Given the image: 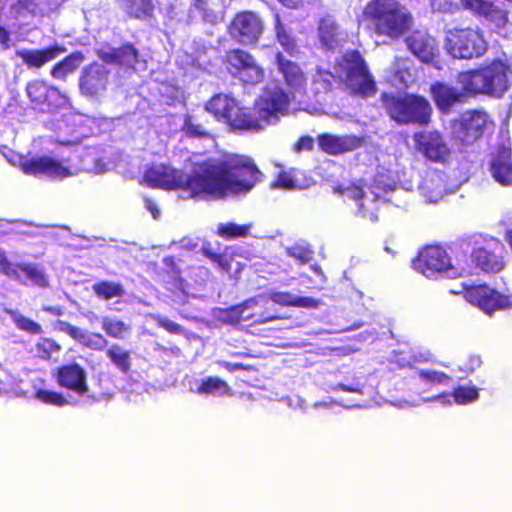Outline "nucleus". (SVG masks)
<instances>
[{
	"label": "nucleus",
	"instance_id": "4be33fe9",
	"mask_svg": "<svg viewBox=\"0 0 512 512\" xmlns=\"http://www.w3.org/2000/svg\"><path fill=\"white\" fill-rule=\"evenodd\" d=\"M462 7L474 16L484 18L498 26L508 22V12L496 0H460Z\"/></svg>",
	"mask_w": 512,
	"mask_h": 512
},
{
	"label": "nucleus",
	"instance_id": "7ed1b4c3",
	"mask_svg": "<svg viewBox=\"0 0 512 512\" xmlns=\"http://www.w3.org/2000/svg\"><path fill=\"white\" fill-rule=\"evenodd\" d=\"M362 19L373 35L392 41L404 36L414 23L410 11L398 0H369L362 10Z\"/></svg>",
	"mask_w": 512,
	"mask_h": 512
},
{
	"label": "nucleus",
	"instance_id": "8fccbe9b",
	"mask_svg": "<svg viewBox=\"0 0 512 512\" xmlns=\"http://www.w3.org/2000/svg\"><path fill=\"white\" fill-rule=\"evenodd\" d=\"M271 187L274 189L293 190L297 187V184L291 172L280 171L273 180Z\"/></svg>",
	"mask_w": 512,
	"mask_h": 512
},
{
	"label": "nucleus",
	"instance_id": "473e14b6",
	"mask_svg": "<svg viewBox=\"0 0 512 512\" xmlns=\"http://www.w3.org/2000/svg\"><path fill=\"white\" fill-rule=\"evenodd\" d=\"M85 56L81 51H74L57 62L50 71L51 76L54 79L65 80L66 77L74 73L84 62Z\"/></svg>",
	"mask_w": 512,
	"mask_h": 512
},
{
	"label": "nucleus",
	"instance_id": "0e129e2a",
	"mask_svg": "<svg viewBox=\"0 0 512 512\" xmlns=\"http://www.w3.org/2000/svg\"><path fill=\"white\" fill-rule=\"evenodd\" d=\"M223 367H225L230 372H234V371H237V370L245 369V366L242 363L224 362L223 363Z\"/></svg>",
	"mask_w": 512,
	"mask_h": 512
},
{
	"label": "nucleus",
	"instance_id": "7c9ffc66",
	"mask_svg": "<svg viewBox=\"0 0 512 512\" xmlns=\"http://www.w3.org/2000/svg\"><path fill=\"white\" fill-rule=\"evenodd\" d=\"M318 38L322 46L333 51L339 46V25L331 17H324L318 25Z\"/></svg>",
	"mask_w": 512,
	"mask_h": 512
},
{
	"label": "nucleus",
	"instance_id": "a19ab883",
	"mask_svg": "<svg viewBox=\"0 0 512 512\" xmlns=\"http://www.w3.org/2000/svg\"><path fill=\"white\" fill-rule=\"evenodd\" d=\"M250 224L221 223L217 227V235L223 239L243 238L249 234Z\"/></svg>",
	"mask_w": 512,
	"mask_h": 512
},
{
	"label": "nucleus",
	"instance_id": "6e6552de",
	"mask_svg": "<svg viewBox=\"0 0 512 512\" xmlns=\"http://www.w3.org/2000/svg\"><path fill=\"white\" fill-rule=\"evenodd\" d=\"M226 72L244 86H255L263 82L265 71L255 57L242 48L225 52L222 60Z\"/></svg>",
	"mask_w": 512,
	"mask_h": 512
},
{
	"label": "nucleus",
	"instance_id": "13d9d810",
	"mask_svg": "<svg viewBox=\"0 0 512 512\" xmlns=\"http://www.w3.org/2000/svg\"><path fill=\"white\" fill-rule=\"evenodd\" d=\"M16 5L19 10H27L30 12H34V7L36 6L34 0H19Z\"/></svg>",
	"mask_w": 512,
	"mask_h": 512
},
{
	"label": "nucleus",
	"instance_id": "052dcab7",
	"mask_svg": "<svg viewBox=\"0 0 512 512\" xmlns=\"http://www.w3.org/2000/svg\"><path fill=\"white\" fill-rule=\"evenodd\" d=\"M42 310L53 316H62L64 314V309L61 306H44Z\"/></svg>",
	"mask_w": 512,
	"mask_h": 512
},
{
	"label": "nucleus",
	"instance_id": "4468645a",
	"mask_svg": "<svg viewBox=\"0 0 512 512\" xmlns=\"http://www.w3.org/2000/svg\"><path fill=\"white\" fill-rule=\"evenodd\" d=\"M465 299L487 314L508 306L509 299L506 295L487 284L472 285L464 291Z\"/></svg>",
	"mask_w": 512,
	"mask_h": 512
},
{
	"label": "nucleus",
	"instance_id": "2f4dec72",
	"mask_svg": "<svg viewBox=\"0 0 512 512\" xmlns=\"http://www.w3.org/2000/svg\"><path fill=\"white\" fill-rule=\"evenodd\" d=\"M269 299L280 306L317 308L319 301L312 297L296 296L286 291H273L269 294Z\"/></svg>",
	"mask_w": 512,
	"mask_h": 512
},
{
	"label": "nucleus",
	"instance_id": "6e6d98bb",
	"mask_svg": "<svg viewBox=\"0 0 512 512\" xmlns=\"http://www.w3.org/2000/svg\"><path fill=\"white\" fill-rule=\"evenodd\" d=\"M297 153L303 151H312L314 149V139L309 135L301 136L293 147Z\"/></svg>",
	"mask_w": 512,
	"mask_h": 512
},
{
	"label": "nucleus",
	"instance_id": "39448f33",
	"mask_svg": "<svg viewBox=\"0 0 512 512\" xmlns=\"http://www.w3.org/2000/svg\"><path fill=\"white\" fill-rule=\"evenodd\" d=\"M382 104L389 117L399 125H427L431 121L432 107L429 101L421 95H395L382 93Z\"/></svg>",
	"mask_w": 512,
	"mask_h": 512
},
{
	"label": "nucleus",
	"instance_id": "de8ad7c7",
	"mask_svg": "<svg viewBox=\"0 0 512 512\" xmlns=\"http://www.w3.org/2000/svg\"><path fill=\"white\" fill-rule=\"evenodd\" d=\"M228 390V384L219 377H206L202 379L200 385L197 388L198 394H213L217 391Z\"/></svg>",
	"mask_w": 512,
	"mask_h": 512
},
{
	"label": "nucleus",
	"instance_id": "5701e85b",
	"mask_svg": "<svg viewBox=\"0 0 512 512\" xmlns=\"http://www.w3.org/2000/svg\"><path fill=\"white\" fill-rule=\"evenodd\" d=\"M66 48L59 44L50 45L43 49H22L16 51V56L30 69H40L50 61L63 54Z\"/></svg>",
	"mask_w": 512,
	"mask_h": 512
},
{
	"label": "nucleus",
	"instance_id": "4c0bfd02",
	"mask_svg": "<svg viewBox=\"0 0 512 512\" xmlns=\"http://www.w3.org/2000/svg\"><path fill=\"white\" fill-rule=\"evenodd\" d=\"M62 350V346L53 338L41 337L35 344L36 356L45 361L53 360Z\"/></svg>",
	"mask_w": 512,
	"mask_h": 512
},
{
	"label": "nucleus",
	"instance_id": "2eb2a0df",
	"mask_svg": "<svg viewBox=\"0 0 512 512\" xmlns=\"http://www.w3.org/2000/svg\"><path fill=\"white\" fill-rule=\"evenodd\" d=\"M52 376L59 387L78 396H84L89 391L87 372L84 367L76 362L56 367Z\"/></svg>",
	"mask_w": 512,
	"mask_h": 512
},
{
	"label": "nucleus",
	"instance_id": "4d7b16f0",
	"mask_svg": "<svg viewBox=\"0 0 512 512\" xmlns=\"http://www.w3.org/2000/svg\"><path fill=\"white\" fill-rule=\"evenodd\" d=\"M12 264L13 263H11L8 260L5 252L0 249V271L3 274H5L6 276H8V274H12L13 271H14L13 270L14 268L12 267Z\"/></svg>",
	"mask_w": 512,
	"mask_h": 512
},
{
	"label": "nucleus",
	"instance_id": "72a5a7b5",
	"mask_svg": "<svg viewBox=\"0 0 512 512\" xmlns=\"http://www.w3.org/2000/svg\"><path fill=\"white\" fill-rule=\"evenodd\" d=\"M124 10L129 18L144 21L154 17L155 5L152 0H125Z\"/></svg>",
	"mask_w": 512,
	"mask_h": 512
},
{
	"label": "nucleus",
	"instance_id": "ddd939ff",
	"mask_svg": "<svg viewBox=\"0 0 512 512\" xmlns=\"http://www.w3.org/2000/svg\"><path fill=\"white\" fill-rule=\"evenodd\" d=\"M451 267L448 253L439 245L425 246L413 260V268L426 277H432L437 273L447 271Z\"/></svg>",
	"mask_w": 512,
	"mask_h": 512
},
{
	"label": "nucleus",
	"instance_id": "bb28decb",
	"mask_svg": "<svg viewBox=\"0 0 512 512\" xmlns=\"http://www.w3.org/2000/svg\"><path fill=\"white\" fill-rule=\"evenodd\" d=\"M97 56L106 64H116L133 69L139 60V52L131 43H125L107 51L99 50Z\"/></svg>",
	"mask_w": 512,
	"mask_h": 512
},
{
	"label": "nucleus",
	"instance_id": "864d4df0",
	"mask_svg": "<svg viewBox=\"0 0 512 512\" xmlns=\"http://www.w3.org/2000/svg\"><path fill=\"white\" fill-rule=\"evenodd\" d=\"M193 7L201 12L202 18L207 22H213L216 18L213 10L210 7L209 0H193Z\"/></svg>",
	"mask_w": 512,
	"mask_h": 512
},
{
	"label": "nucleus",
	"instance_id": "58836bf2",
	"mask_svg": "<svg viewBox=\"0 0 512 512\" xmlns=\"http://www.w3.org/2000/svg\"><path fill=\"white\" fill-rule=\"evenodd\" d=\"M92 289L95 295L102 300L120 298L124 295V289L120 283L107 280L96 282Z\"/></svg>",
	"mask_w": 512,
	"mask_h": 512
},
{
	"label": "nucleus",
	"instance_id": "603ef678",
	"mask_svg": "<svg viewBox=\"0 0 512 512\" xmlns=\"http://www.w3.org/2000/svg\"><path fill=\"white\" fill-rule=\"evenodd\" d=\"M289 256L298 260L301 264H306L313 259V251L302 246H294L288 250Z\"/></svg>",
	"mask_w": 512,
	"mask_h": 512
},
{
	"label": "nucleus",
	"instance_id": "423d86ee",
	"mask_svg": "<svg viewBox=\"0 0 512 512\" xmlns=\"http://www.w3.org/2000/svg\"><path fill=\"white\" fill-rule=\"evenodd\" d=\"M444 48L454 59L472 60L487 52L488 43L478 27L457 26L445 31Z\"/></svg>",
	"mask_w": 512,
	"mask_h": 512
},
{
	"label": "nucleus",
	"instance_id": "f257e3e1",
	"mask_svg": "<svg viewBox=\"0 0 512 512\" xmlns=\"http://www.w3.org/2000/svg\"><path fill=\"white\" fill-rule=\"evenodd\" d=\"M263 177L251 158L233 155L224 161L195 162L189 174L164 164L153 165L145 170L143 182L153 189L183 190L192 199L208 200L247 194Z\"/></svg>",
	"mask_w": 512,
	"mask_h": 512
},
{
	"label": "nucleus",
	"instance_id": "6ab92c4d",
	"mask_svg": "<svg viewBox=\"0 0 512 512\" xmlns=\"http://www.w3.org/2000/svg\"><path fill=\"white\" fill-rule=\"evenodd\" d=\"M409 51L421 62L436 64L438 62L439 50L434 38L419 30L413 31L406 39Z\"/></svg>",
	"mask_w": 512,
	"mask_h": 512
},
{
	"label": "nucleus",
	"instance_id": "0eeeda50",
	"mask_svg": "<svg viewBox=\"0 0 512 512\" xmlns=\"http://www.w3.org/2000/svg\"><path fill=\"white\" fill-rule=\"evenodd\" d=\"M337 64L352 95L368 98L377 92L374 77L360 51L347 50Z\"/></svg>",
	"mask_w": 512,
	"mask_h": 512
},
{
	"label": "nucleus",
	"instance_id": "a878e982",
	"mask_svg": "<svg viewBox=\"0 0 512 512\" xmlns=\"http://www.w3.org/2000/svg\"><path fill=\"white\" fill-rule=\"evenodd\" d=\"M432 99L439 111L447 113L458 103L463 102L464 96H467L463 90L446 83L436 81L430 86Z\"/></svg>",
	"mask_w": 512,
	"mask_h": 512
},
{
	"label": "nucleus",
	"instance_id": "c85d7f7f",
	"mask_svg": "<svg viewBox=\"0 0 512 512\" xmlns=\"http://www.w3.org/2000/svg\"><path fill=\"white\" fill-rule=\"evenodd\" d=\"M12 267L14 271L12 274H8V277L21 281V275H24L27 280L40 288H47L49 286L47 275L38 266L20 263L12 264Z\"/></svg>",
	"mask_w": 512,
	"mask_h": 512
},
{
	"label": "nucleus",
	"instance_id": "1a4fd4ad",
	"mask_svg": "<svg viewBox=\"0 0 512 512\" xmlns=\"http://www.w3.org/2000/svg\"><path fill=\"white\" fill-rule=\"evenodd\" d=\"M264 31L261 18L252 11L237 12L227 25V33L232 40L241 45H255Z\"/></svg>",
	"mask_w": 512,
	"mask_h": 512
},
{
	"label": "nucleus",
	"instance_id": "bf43d9fd",
	"mask_svg": "<svg viewBox=\"0 0 512 512\" xmlns=\"http://www.w3.org/2000/svg\"><path fill=\"white\" fill-rule=\"evenodd\" d=\"M145 206L147 210L150 211L154 219H157L160 216V210L158 209L157 205L151 200L146 198L145 199Z\"/></svg>",
	"mask_w": 512,
	"mask_h": 512
},
{
	"label": "nucleus",
	"instance_id": "c756f323",
	"mask_svg": "<svg viewBox=\"0 0 512 512\" xmlns=\"http://www.w3.org/2000/svg\"><path fill=\"white\" fill-rule=\"evenodd\" d=\"M58 328L60 331L69 335L72 339L84 344L90 348H96L97 345L106 344L105 338L100 333L88 334L81 328L74 326L66 321H59Z\"/></svg>",
	"mask_w": 512,
	"mask_h": 512
},
{
	"label": "nucleus",
	"instance_id": "9b49d317",
	"mask_svg": "<svg viewBox=\"0 0 512 512\" xmlns=\"http://www.w3.org/2000/svg\"><path fill=\"white\" fill-rule=\"evenodd\" d=\"M414 145L427 161L444 164L451 157V150L444 136L437 130L420 131L413 135Z\"/></svg>",
	"mask_w": 512,
	"mask_h": 512
},
{
	"label": "nucleus",
	"instance_id": "412c9836",
	"mask_svg": "<svg viewBox=\"0 0 512 512\" xmlns=\"http://www.w3.org/2000/svg\"><path fill=\"white\" fill-rule=\"evenodd\" d=\"M505 247L496 241L493 247H479L472 251L471 258L475 266L485 273H498L504 266Z\"/></svg>",
	"mask_w": 512,
	"mask_h": 512
},
{
	"label": "nucleus",
	"instance_id": "393cba45",
	"mask_svg": "<svg viewBox=\"0 0 512 512\" xmlns=\"http://www.w3.org/2000/svg\"><path fill=\"white\" fill-rule=\"evenodd\" d=\"M493 179L501 186L512 187V152L500 147L492 157L489 165Z\"/></svg>",
	"mask_w": 512,
	"mask_h": 512
},
{
	"label": "nucleus",
	"instance_id": "f3484780",
	"mask_svg": "<svg viewBox=\"0 0 512 512\" xmlns=\"http://www.w3.org/2000/svg\"><path fill=\"white\" fill-rule=\"evenodd\" d=\"M25 174L45 176L51 179H64L72 175L70 169L58 160L48 156L25 159L20 164Z\"/></svg>",
	"mask_w": 512,
	"mask_h": 512
},
{
	"label": "nucleus",
	"instance_id": "3c124183",
	"mask_svg": "<svg viewBox=\"0 0 512 512\" xmlns=\"http://www.w3.org/2000/svg\"><path fill=\"white\" fill-rule=\"evenodd\" d=\"M244 315L251 316V318H249L247 321H251L252 324H262V323L270 322V321L277 320L280 318L277 314L269 311L268 308H265L264 311H254V312H249V310H244Z\"/></svg>",
	"mask_w": 512,
	"mask_h": 512
},
{
	"label": "nucleus",
	"instance_id": "f8f14e48",
	"mask_svg": "<svg viewBox=\"0 0 512 512\" xmlns=\"http://www.w3.org/2000/svg\"><path fill=\"white\" fill-rule=\"evenodd\" d=\"M488 124L493 122L486 111L469 110L460 117L455 126V138L462 145H472L483 137Z\"/></svg>",
	"mask_w": 512,
	"mask_h": 512
},
{
	"label": "nucleus",
	"instance_id": "c9c22d12",
	"mask_svg": "<svg viewBox=\"0 0 512 512\" xmlns=\"http://www.w3.org/2000/svg\"><path fill=\"white\" fill-rule=\"evenodd\" d=\"M101 327L108 337L123 340L131 333L130 324L116 318L104 317Z\"/></svg>",
	"mask_w": 512,
	"mask_h": 512
},
{
	"label": "nucleus",
	"instance_id": "37998d69",
	"mask_svg": "<svg viewBox=\"0 0 512 512\" xmlns=\"http://www.w3.org/2000/svg\"><path fill=\"white\" fill-rule=\"evenodd\" d=\"M417 374L419 379L428 387L445 385L452 380L448 374L431 369H421Z\"/></svg>",
	"mask_w": 512,
	"mask_h": 512
},
{
	"label": "nucleus",
	"instance_id": "79ce46f5",
	"mask_svg": "<svg viewBox=\"0 0 512 512\" xmlns=\"http://www.w3.org/2000/svg\"><path fill=\"white\" fill-rule=\"evenodd\" d=\"M275 34L277 41L287 53L292 55L297 51L295 39L286 30L278 15L275 17Z\"/></svg>",
	"mask_w": 512,
	"mask_h": 512
},
{
	"label": "nucleus",
	"instance_id": "b1692460",
	"mask_svg": "<svg viewBox=\"0 0 512 512\" xmlns=\"http://www.w3.org/2000/svg\"><path fill=\"white\" fill-rule=\"evenodd\" d=\"M275 62L285 84L291 90L301 91L306 88L307 76L298 63L287 59L281 52L276 53Z\"/></svg>",
	"mask_w": 512,
	"mask_h": 512
},
{
	"label": "nucleus",
	"instance_id": "9d476101",
	"mask_svg": "<svg viewBox=\"0 0 512 512\" xmlns=\"http://www.w3.org/2000/svg\"><path fill=\"white\" fill-rule=\"evenodd\" d=\"M27 96L33 109L41 113L54 114L65 104V96L54 86L34 80L26 86Z\"/></svg>",
	"mask_w": 512,
	"mask_h": 512
},
{
	"label": "nucleus",
	"instance_id": "e2e57ef3",
	"mask_svg": "<svg viewBox=\"0 0 512 512\" xmlns=\"http://www.w3.org/2000/svg\"><path fill=\"white\" fill-rule=\"evenodd\" d=\"M10 41V33L4 27L0 26V43L2 45L8 46Z\"/></svg>",
	"mask_w": 512,
	"mask_h": 512
},
{
	"label": "nucleus",
	"instance_id": "e433bc0d",
	"mask_svg": "<svg viewBox=\"0 0 512 512\" xmlns=\"http://www.w3.org/2000/svg\"><path fill=\"white\" fill-rule=\"evenodd\" d=\"M335 191L342 197L352 200L357 203L358 211L362 217H366L367 212L364 209L362 200L364 199L365 192L363 187L357 183H351L347 186H338Z\"/></svg>",
	"mask_w": 512,
	"mask_h": 512
},
{
	"label": "nucleus",
	"instance_id": "aec40b11",
	"mask_svg": "<svg viewBox=\"0 0 512 512\" xmlns=\"http://www.w3.org/2000/svg\"><path fill=\"white\" fill-rule=\"evenodd\" d=\"M319 149L328 155H340L354 151L364 144V138L356 135L322 133L317 136Z\"/></svg>",
	"mask_w": 512,
	"mask_h": 512
},
{
	"label": "nucleus",
	"instance_id": "f03ea898",
	"mask_svg": "<svg viewBox=\"0 0 512 512\" xmlns=\"http://www.w3.org/2000/svg\"><path fill=\"white\" fill-rule=\"evenodd\" d=\"M457 82L467 96L501 99L512 87V65L506 58H493L477 68L460 72Z\"/></svg>",
	"mask_w": 512,
	"mask_h": 512
},
{
	"label": "nucleus",
	"instance_id": "dca6fc26",
	"mask_svg": "<svg viewBox=\"0 0 512 512\" xmlns=\"http://www.w3.org/2000/svg\"><path fill=\"white\" fill-rule=\"evenodd\" d=\"M290 105L288 94L280 87L264 89L263 93L255 103L259 118L268 122L278 114H284Z\"/></svg>",
	"mask_w": 512,
	"mask_h": 512
},
{
	"label": "nucleus",
	"instance_id": "a211bd4d",
	"mask_svg": "<svg viewBox=\"0 0 512 512\" xmlns=\"http://www.w3.org/2000/svg\"><path fill=\"white\" fill-rule=\"evenodd\" d=\"M109 82V71L101 64L91 63L79 77V89L82 95L93 98L102 94Z\"/></svg>",
	"mask_w": 512,
	"mask_h": 512
},
{
	"label": "nucleus",
	"instance_id": "09e8293b",
	"mask_svg": "<svg viewBox=\"0 0 512 512\" xmlns=\"http://www.w3.org/2000/svg\"><path fill=\"white\" fill-rule=\"evenodd\" d=\"M200 252L224 271L229 272L231 270V262L228 257L225 254L214 252L210 243L203 245Z\"/></svg>",
	"mask_w": 512,
	"mask_h": 512
},
{
	"label": "nucleus",
	"instance_id": "ea45409f",
	"mask_svg": "<svg viewBox=\"0 0 512 512\" xmlns=\"http://www.w3.org/2000/svg\"><path fill=\"white\" fill-rule=\"evenodd\" d=\"M106 356L124 374L130 371L131 355L129 351L114 344L106 350Z\"/></svg>",
	"mask_w": 512,
	"mask_h": 512
},
{
	"label": "nucleus",
	"instance_id": "680f3d73",
	"mask_svg": "<svg viewBox=\"0 0 512 512\" xmlns=\"http://www.w3.org/2000/svg\"><path fill=\"white\" fill-rule=\"evenodd\" d=\"M481 365V359L479 356H471L470 357V365L469 367L463 368L465 371H473L476 368L480 367Z\"/></svg>",
	"mask_w": 512,
	"mask_h": 512
},
{
	"label": "nucleus",
	"instance_id": "20e7f679",
	"mask_svg": "<svg viewBox=\"0 0 512 512\" xmlns=\"http://www.w3.org/2000/svg\"><path fill=\"white\" fill-rule=\"evenodd\" d=\"M205 111L232 130L259 131L263 128L262 119L251 108L242 106L239 101L226 94L213 95L205 104Z\"/></svg>",
	"mask_w": 512,
	"mask_h": 512
},
{
	"label": "nucleus",
	"instance_id": "c03bdc74",
	"mask_svg": "<svg viewBox=\"0 0 512 512\" xmlns=\"http://www.w3.org/2000/svg\"><path fill=\"white\" fill-rule=\"evenodd\" d=\"M35 398L44 404L56 407H63L69 404L68 399L63 393L54 390L38 389L35 392Z\"/></svg>",
	"mask_w": 512,
	"mask_h": 512
},
{
	"label": "nucleus",
	"instance_id": "49530a36",
	"mask_svg": "<svg viewBox=\"0 0 512 512\" xmlns=\"http://www.w3.org/2000/svg\"><path fill=\"white\" fill-rule=\"evenodd\" d=\"M455 403L466 405L479 398L478 389L474 386H458L452 392Z\"/></svg>",
	"mask_w": 512,
	"mask_h": 512
},
{
	"label": "nucleus",
	"instance_id": "a18cd8bd",
	"mask_svg": "<svg viewBox=\"0 0 512 512\" xmlns=\"http://www.w3.org/2000/svg\"><path fill=\"white\" fill-rule=\"evenodd\" d=\"M11 319L15 326L22 331H25L32 335H39L42 333V327L36 321L16 312H10Z\"/></svg>",
	"mask_w": 512,
	"mask_h": 512
},
{
	"label": "nucleus",
	"instance_id": "cd10ccee",
	"mask_svg": "<svg viewBox=\"0 0 512 512\" xmlns=\"http://www.w3.org/2000/svg\"><path fill=\"white\" fill-rule=\"evenodd\" d=\"M209 118L205 111L187 113L183 117L181 131L189 138H208Z\"/></svg>",
	"mask_w": 512,
	"mask_h": 512
},
{
	"label": "nucleus",
	"instance_id": "5fc2aeb1",
	"mask_svg": "<svg viewBox=\"0 0 512 512\" xmlns=\"http://www.w3.org/2000/svg\"><path fill=\"white\" fill-rule=\"evenodd\" d=\"M157 325L171 334H182L183 327L167 318L158 317Z\"/></svg>",
	"mask_w": 512,
	"mask_h": 512
},
{
	"label": "nucleus",
	"instance_id": "f704fd0d",
	"mask_svg": "<svg viewBox=\"0 0 512 512\" xmlns=\"http://www.w3.org/2000/svg\"><path fill=\"white\" fill-rule=\"evenodd\" d=\"M258 305L256 298H250L244 302L233 305L223 310V318L227 323L238 324L247 321L251 316L244 315V310H250Z\"/></svg>",
	"mask_w": 512,
	"mask_h": 512
}]
</instances>
